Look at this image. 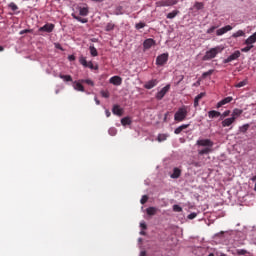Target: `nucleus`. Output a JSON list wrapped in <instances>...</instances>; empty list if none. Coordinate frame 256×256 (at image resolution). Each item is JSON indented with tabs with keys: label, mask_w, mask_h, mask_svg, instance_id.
<instances>
[{
	"label": "nucleus",
	"mask_w": 256,
	"mask_h": 256,
	"mask_svg": "<svg viewBox=\"0 0 256 256\" xmlns=\"http://www.w3.org/2000/svg\"><path fill=\"white\" fill-rule=\"evenodd\" d=\"M169 89H171V85L167 84L165 87H163L159 92L156 94L157 101H161L167 93H169Z\"/></svg>",
	"instance_id": "obj_4"
},
{
	"label": "nucleus",
	"mask_w": 256,
	"mask_h": 256,
	"mask_svg": "<svg viewBox=\"0 0 256 256\" xmlns=\"http://www.w3.org/2000/svg\"><path fill=\"white\" fill-rule=\"evenodd\" d=\"M108 133L111 135V137H115V135H117V128H110Z\"/></svg>",
	"instance_id": "obj_42"
},
{
	"label": "nucleus",
	"mask_w": 256,
	"mask_h": 256,
	"mask_svg": "<svg viewBox=\"0 0 256 256\" xmlns=\"http://www.w3.org/2000/svg\"><path fill=\"white\" fill-rule=\"evenodd\" d=\"M153 45H155V41L153 40V38L146 39L143 42L144 51H147L148 49H151Z\"/></svg>",
	"instance_id": "obj_12"
},
{
	"label": "nucleus",
	"mask_w": 256,
	"mask_h": 256,
	"mask_svg": "<svg viewBox=\"0 0 256 256\" xmlns=\"http://www.w3.org/2000/svg\"><path fill=\"white\" fill-rule=\"evenodd\" d=\"M249 127H250L249 124H244V125L240 126L239 127L240 133H245L246 131H249Z\"/></svg>",
	"instance_id": "obj_33"
},
{
	"label": "nucleus",
	"mask_w": 256,
	"mask_h": 256,
	"mask_svg": "<svg viewBox=\"0 0 256 256\" xmlns=\"http://www.w3.org/2000/svg\"><path fill=\"white\" fill-rule=\"evenodd\" d=\"M69 61H75V55H70L68 56Z\"/></svg>",
	"instance_id": "obj_54"
},
{
	"label": "nucleus",
	"mask_w": 256,
	"mask_h": 256,
	"mask_svg": "<svg viewBox=\"0 0 256 256\" xmlns=\"http://www.w3.org/2000/svg\"><path fill=\"white\" fill-rule=\"evenodd\" d=\"M59 77H60V79H63V81H65L66 83L73 81V77H71V75L60 74Z\"/></svg>",
	"instance_id": "obj_26"
},
{
	"label": "nucleus",
	"mask_w": 256,
	"mask_h": 256,
	"mask_svg": "<svg viewBox=\"0 0 256 256\" xmlns=\"http://www.w3.org/2000/svg\"><path fill=\"white\" fill-rule=\"evenodd\" d=\"M194 7L197 9V11H201V9H203V7H205V5L203 4V2H196L194 4Z\"/></svg>",
	"instance_id": "obj_37"
},
{
	"label": "nucleus",
	"mask_w": 256,
	"mask_h": 256,
	"mask_svg": "<svg viewBox=\"0 0 256 256\" xmlns=\"http://www.w3.org/2000/svg\"><path fill=\"white\" fill-rule=\"evenodd\" d=\"M57 49H63V48H61V46H57Z\"/></svg>",
	"instance_id": "obj_63"
},
{
	"label": "nucleus",
	"mask_w": 256,
	"mask_h": 256,
	"mask_svg": "<svg viewBox=\"0 0 256 256\" xmlns=\"http://www.w3.org/2000/svg\"><path fill=\"white\" fill-rule=\"evenodd\" d=\"M32 30L30 29H25V30H22L20 31V35H25V33H31Z\"/></svg>",
	"instance_id": "obj_52"
},
{
	"label": "nucleus",
	"mask_w": 256,
	"mask_h": 256,
	"mask_svg": "<svg viewBox=\"0 0 256 256\" xmlns=\"http://www.w3.org/2000/svg\"><path fill=\"white\" fill-rule=\"evenodd\" d=\"M197 217V213L193 212L188 215V219H195Z\"/></svg>",
	"instance_id": "obj_51"
},
{
	"label": "nucleus",
	"mask_w": 256,
	"mask_h": 256,
	"mask_svg": "<svg viewBox=\"0 0 256 256\" xmlns=\"http://www.w3.org/2000/svg\"><path fill=\"white\" fill-rule=\"evenodd\" d=\"M77 9L79 11V15H81L82 17H87L89 15V8L88 7L78 6Z\"/></svg>",
	"instance_id": "obj_15"
},
{
	"label": "nucleus",
	"mask_w": 256,
	"mask_h": 256,
	"mask_svg": "<svg viewBox=\"0 0 256 256\" xmlns=\"http://www.w3.org/2000/svg\"><path fill=\"white\" fill-rule=\"evenodd\" d=\"M159 7H171L177 5V0H161L158 2Z\"/></svg>",
	"instance_id": "obj_8"
},
{
	"label": "nucleus",
	"mask_w": 256,
	"mask_h": 256,
	"mask_svg": "<svg viewBox=\"0 0 256 256\" xmlns=\"http://www.w3.org/2000/svg\"><path fill=\"white\" fill-rule=\"evenodd\" d=\"M79 62H80L81 65H83V67H87L88 62H87V59L85 57L81 56L80 59H79Z\"/></svg>",
	"instance_id": "obj_41"
},
{
	"label": "nucleus",
	"mask_w": 256,
	"mask_h": 256,
	"mask_svg": "<svg viewBox=\"0 0 256 256\" xmlns=\"http://www.w3.org/2000/svg\"><path fill=\"white\" fill-rule=\"evenodd\" d=\"M248 81L247 80H243L237 84L234 85V87H236L237 89H241V87H245V85H247Z\"/></svg>",
	"instance_id": "obj_34"
},
{
	"label": "nucleus",
	"mask_w": 256,
	"mask_h": 256,
	"mask_svg": "<svg viewBox=\"0 0 256 256\" xmlns=\"http://www.w3.org/2000/svg\"><path fill=\"white\" fill-rule=\"evenodd\" d=\"M96 105H101V101L99 99L95 98Z\"/></svg>",
	"instance_id": "obj_56"
},
{
	"label": "nucleus",
	"mask_w": 256,
	"mask_h": 256,
	"mask_svg": "<svg viewBox=\"0 0 256 256\" xmlns=\"http://www.w3.org/2000/svg\"><path fill=\"white\" fill-rule=\"evenodd\" d=\"M112 113L114 115H118V117H121L123 115V109L119 105H114L112 108Z\"/></svg>",
	"instance_id": "obj_17"
},
{
	"label": "nucleus",
	"mask_w": 256,
	"mask_h": 256,
	"mask_svg": "<svg viewBox=\"0 0 256 256\" xmlns=\"http://www.w3.org/2000/svg\"><path fill=\"white\" fill-rule=\"evenodd\" d=\"M132 121L130 117H124L121 119V124L126 127V125H131Z\"/></svg>",
	"instance_id": "obj_29"
},
{
	"label": "nucleus",
	"mask_w": 256,
	"mask_h": 256,
	"mask_svg": "<svg viewBox=\"0 0 256 256\" xmlns=\"http://www.w3.org/2000/svg\"><path fill=\"white\" fill-rule=\"evenodd\" d=\"M72 87L75 91H80L81 93H85V87L83 86V82L80 80L72 82Z\"/></svg>",
	"instance_id": "obj_6"
},
{
	"label": "nucleus",
	"mask_w": 256,
	"mask_h": 256,
	"mask_svg": "<svg viewBox=\"0 0 256 256\" xmlns=\"http://www.w3.org/2000/svg\"><path fill=\"white\" fill-rule=\"evenodd\" d=\"M92 1H94L95 3H99V1H101V0H92Z\"/></svg>",
	"instance_id": "obj_61"
},
{
	"label": "nucleus",
	"mask_w": 256,
	"mask_h": 256,
	"mask_svg": "<svg viewBox=\"0 0 256 256\" xmlns=\"http://www.w3.org/2000/svg\"><path fill=\"white\" fill-rule=\"evenodd\" d=\"M157 141H159V143L163 142V141H167V135L165 134H160L157 138Z\"/></svg>",
	"instance_id": "obj_40"
},
{
	"label": "nucleus",
	"mask_w": 256,
	"mask_h": 256,
	"mask_svg": "<svg viewBox=\"0 0 256 256\" xmlns=\"http://www.w3.org/2000/svg\"><path fill=\"white\" fill-rule=\"evenodd\" d=\"M179 13V10H174L167 14V19H175Z\"/></svg>",
	"instance_id": "obj_32"
},
{
	"label": "nucleus",
	"mask_w": 256,
	"mask_h": 256,
	"mask_svg": "<svg viewBox=\"0 0 256 256\" xmlns=\"http://www.w3.org/2000/svg\"><path fill=\"white\" fill-rule=\"evenodd\" d=\"M167 61H169V54L163 53L156 58V65L163 67Z\"/></svg>",
	"instance_id": "obj_3"
},
{
	"label": "nucleus",
	"mask_w": 256,
	"mask_h": 256,
	"mask_svg": "<svg viewBox=\"0 0 256 256\" xmlns=\"http://www.w3.org/2000/svg\"><path fill=\"white\" fill-rule=\"evenodd\" d=\"M208 117H209V119H215L217 117H221V112L211 110V111L208 112Z\"/></svg>",
	"instance_id": "obj_22"
},
{
	"label": "nucleus",
	"mask_w": 256,
	"mask_h": 256,
	"mask_svg": "<svg viewBox=\"0 0 256 256\" xmlns=\"http://www.w3.org/2000/svg\"><path fill=\"white\" fill-rule=\"evenodd\" d=\"M223 51V48L220 46L211 48L210 50L206 51L205 55L203 56V61H211V59H215L219 53Z\"/></svg>",
	"instance_id": "obj_1"
},
{
	"label": "nucleus",
	"mask_w": 256,
	"mask_h": 256,
	"mask_svg": "<svg viewBox=\"0 0 256 256\" xmlns=\"http://www.w3.org/2000/svg\"><path fill=\"white\" fill-rule=\"evenodd\" d=\"M194 165H195V167H199V163H195Z\"/></svg>",
	"instance_id": "obj_62"
},
{
	"label": "nucleus",
	"mask_w": 256,
	"mask_h": 256,
	"mask_svg": "<svg viewBox=\"0 0 256 256\" xmlns=\"http://www.w3.org/2000/svg\"><path fill=\"white\" fill-rule=\"evenodd\" d=\"M140 227H141V229H147V224H145V222H141L140 223Z\"/></svg>",
	"instance_id": "obj_53"
},
{
	"label": "nucleus",
	"mask_w": 256,
	"mask_h": 256,
	"mask_svg": "<svg viewBox=\"0 0 256 256\" xmlns=\"http://www.w3.org/2000/svg\"><path fill=\"white\" fill-rule=\"evenodd\" d=\"M251 180H252V181H256V176L252 177Z\"/></svg>",
	"instance_id": "obj_60"
},
{
	"label": "nucleus",
	"mask_w": 256,
	"mask_h": 256,
	"mask_svg": "<svg viewBox=\"0 0 256 256\" xmlns=\"http://www.w3.org/2000/svg\"><path fill=\"white\" fill-rule=\"evenodd\" d=\"M205 96V92H201L198 94L194 99V107H199V101H201V98Z\"/></svg>",
	"instance_id": "obj_23"
},
{
	"label": "nucleus",
	"mask_w": 256,
	"mask_h": 256,
	"mask_svg": "<svg viewBox=\"0 0 256 256\" xmlns=\"http://www.w3.org/2000/svg\"><path fill=\"white\" fill-rule=\"evenodd\" d=\"M106 117H111V112L109 110H106Z\"/></svg>",
	"instance_id": "obj_55"
},
{
	"label": "nucleus",
	"mask_w": 256,
	"mask_h": 256,
	"mask_svg": "<svg viewBox=\"0 0 256 256\" xmlns=\"http://www.w3.org/2000/svg\"><path fill=\"white\" fill-rule=\"evenodd\" d=\"M231 101H233V97L228 96L224 99H222L220 102L217 103V109L223 107V105H227V103H231Z\"/></svg>",
	"instance_id": "obj_13"
},
{
	"label": "nucleus",
	"mask_w": 256,
	"mask_h": 256,
	"mask_svg": "<svg viewBox=\"0 0 256 256\" xmlns=\"http://www.w3.org/2000/svg\"><path fill=\"white\" fill-rule=\"evenodd\" d=\"M157 85H159V80L152 79L144 84V89H153V87H157Z\"/></svg>",
	"instance_id": "obj_11"
},
{
	"label": "nucleus",
	"mask_w": 256,
	"mask_h": 256,
	"mask_svg": "<svg viewBox=\"0 0 256 256\" xmlns=\"http://www.w3.org/2000/svg\"><path fill=\"white\" fill-rule=\"evenodd\" d=\"M238 57H241V52L239 50H236L227 59H225L223 63H231V61H236Z\"/></svg>",
	"instance_id": "obj_9"
},
{
	"label": "nucleus",
	"mask_w": 256,
	"mask_h": 256,
	"mask_svg": "<svg viewBox=\"0 0 256 256\" xmlns=\"http://www.w3.org/2000/svg\"><path fill=\"white\" fill-rule=\"evenodd\" d=\"M229 115H231V110H226L223 112V114H221V119H225V117H229Z\"/></svg>",
	"instance_id": "obj_47"
},
{
	"label": "nucleus",
	"mask_w": 256,
	"mask_h": 256,
	"mask_svg": "<svg viewBox=\"0 0 256 256\" xmlns=\"http://www.w3.org/2000/svg\"><path fill=\"white\" fill-rule=\"evenodd\" d=\"M122 81H123V80H122L121 77H119V76H113V77L110 78V83H111L112 85H117V86H119V85H121Z\"/></svg>",
	"instance_id": "obj_18"
},
{
	"label": "nucleus",
	"mask_w": 256,
	"mask_h": 256,
	"mask_svg": "<svg viewBox=\"0 0 256 256\" xmlns=\"http://www.w3.org/2000/svg\"><path fill=\"white\" fill-rule=\"evenodd\" d=\"M196 145L199 147H213V141L209 139L197 140Z\"/></svg>",
	"instance_id": "obj_7"
},
{
	"label": "nucleus",
	"mask_w": 256,
	"mask_h": 256,
	"mask_svg": "<svg viewBox=\"0 0 256 256\" xmlns=\"http://www.w3.org/2000/svg\"><path fill=\"white\" fill-rule=\"evenodd\" d=\"M253 45L249 44V45H246V47L242 48L241 49V52L242 53H249V51H251L253 49Z\"/></svg>",
	"instance_id": "obj_35"
},
{
	"label": "nucleus",
	"mask_w": 256,
	"mask_h": 256,
	"mask_svg": "<svg viewBox=\"0 0 256 256\" xmlns=\"http://www.w3.org/2000/svg\"><path fill=\"white\" fill-rule=\"evenodd\" d=\"M191 124H183L174 130L175 135H179L184 129H189Z\"/></svg>",
	"instance_id": "obj_19"
},
{
	"label": "nucleus",
	"mask_w": 256,
	"mask_h": 256,
	"mask_svg": "<svg viewBox=\"0 0 256 256\" xmlns=\"http://www.w3.org/2000/svg\"><path fill=\"white\" fill-rule=\"evenodd\" d=\"M210 75H213V70H209L207 72H204L202 74V79H206V77H209Z\"/></svg>",
	"instance_id": "obj_46"
},
{
	"label": "nucleus",
	"mask_w": 256,
	"mask_h": 256,
	"mask_svg": "<svg viewBox=\"0 0 256 256\" xmlns=\"http://www.w3.org/2000/svg\"><path fill=\"white\" fill-rule=\"evenodd\" d=\"M145 27H146L145 22H140V23L135 24V29H137V31H139V29H143Z\"/></svg>",
	"instance_id": "obj_38"
},
{
	"label": "nucleus",
	"mask_w": 256,
	"mask_h": 256,
	"mask_svg": "<svg viewBox=\"0 0 256 256\" xmlns=\"http://www.w3.org/2000/svg\"><path fill=\"white\" fill-rule=\"evenodd\" d=\"M147 201H149V196L144 195V196H142L140 203H141V205H145V203H147Z\"/></svg>",
	"instance_id": "obj_44"
},
{
	"label": "nucleus",
	"mask_w": 256,
	"mask_h": 256,
	"mask_svg": "<svg viewBox=\"0 0 256 256\" xmlns=\"http://www.w3.org/2000/svg\"><path fill=\"white\" fill-rule=\"evenodd\" d=\"M235 123V117L226 118L222 121V127H231Z\"/></svg>",
	"instance_id": "obj_14"
},
{
	"label": "nucleus",
	"mask_w": 256,
	"mask_h": 256,
	"mask_svg": "<svg viewBox=\"0 0 256 256\" xmlns=\"http://www.w3.org/2000/svg\"><path fill=\"white\" fill-rule=\"evenodd\" d=\"M89 51L92 57H97V55H99V52H97V48H95L94 45L89 47Z\"/></svg>",
	"instance_id": "obj_28"
},
{
	"label": "nucleus",
	"mask_w": 256,
	"mask_h": 256,
	"mask_svg": "<svg viewBox=\"0 0 256 256\" xmlns=\"http://www.w3.org/2000/svg\"><path fill=\"white\" fill-rule=\"evenodd\" d=\"M147 215L153 216L157 213V208L155 207H149L146 209Z\"/></svg>",
	"instance_id": "obj_30"
},
{
	"label": "nucleus",
	"mask_w": 256,
	"mask_h": 256,
	"mask_svg": "<svg viewBox=\"0 0 256 256\" xmlns=\"http://www.w3.org/2000/svg\"><path fill=\"white\" fill-rule=\"evenodd\" d=\"M241 115H243V110L239 108H235L232 112V117H234V121L237 120V117H241Z\"/></svg>",
	"instance_id": "obj_20"
},
{
	"label": "nucleus",
	"mask_w": 256,
	"mask_h": 256,
	"mask_svg": "<svg viewBox=\"0 0 256 256\" xmlns=\"http://www.w3.org/2000/svg\"><path fill=\"white\" fill-rule=\"evenodd\" d=\"M9 8L12 9V11H17V9H19V7L17 6V4H15L14 2H11L9 4Z\"/></svg>",
	"instance_id": "obj_48"
},
{
	"label": "nucleus",
	"mask_w": 256,
	"mask_h": 256,
	"mask_svg": "<svg viewBox=\"0 0 256 256\" xmlns=\"http://www.w3.org/2000/svg\"><path fill=\"white\" fill-rule=\"evenodd\" d=\"M254 43H256V32L245 40L244 45H253Z\"/></svg>",
	"instance_id": "obj_16"
},
{
	"label": "nucleus",
	"mask_w": 256,
	"mask_h": 256,
	"mask_svg": "<svg viewBox=\"0 0 256 256\" xmlns=\"http://www.w3.org/2000/svg\"><path fill=\"white\" fill-rule=\"evenodd\" d=\"M173 211H175V213H181V211H183V208H181V206L175 204L173 206Z\"/></svg>",
	"instance_id": "obj_43"
},
{
	"label": "nucleus",
	"mask_w": 256,
	"mask_h": 256,
	"mask_svg": "<svg viewBox=\"0 0 256 256\" xmlns=\"http://www.w3.org/2000/svg\"><path fill=\"white\" fill-rule=\"evenodd\" d=\"M215 29H217V26H212V27H210V28L206 31V33H207L208 35H211V33H213V32L215 31Z\"/></svg>",
	"instance_id": "obj_50"
},
{
	"label": "nucleus",
	"mask_w": 256,
	"mask_h": 256,
	"mask_svg": "<svg viewBox=\"0 0 256 256\" xmlns=\"http://www.w3.org/2000/svg\"><path fill=\"white\" fill-rule=\"evenodd\" d=\"M1 51H5V48H3V46H0V52Z\"/></svg>",
	"instance_id": "obj_58"
},
{
	"label": "nucleus",
	"mask_w": 256,
	"mask_h": 256,
	"mask_svg": "<svg viewBox=\"0 0 256 256\" xmlns=\"http://www.w3.org/2000/svg\"><path fill=\"white\" fill-rule=\"evenodd\" d=\"M54 29H55V24L47 23L44 26L40 27L38 31L39 33H53Z\"/></svg>",
	"instance_id": "obj_5"
},
{
	"label": "nucleus",
	"mask_w": 256,
	"mask_h": 256,
	"mask_svg": "<svg viewBox=\"0 0 256 256\" xmlns=\"http://www.w3.org/2000/svg\"><path fill=\"white\" fill-rule=\"evenodd\" d=\"M181 177V169L174 168L173 173L171 174V179H179Z\"/></svg>",
	"instance_id": "obj_21"
},
{
	"label": "nucleus",
	"mask_w": 256,
	"mask_h": 256,
	"mask_svg": "<svg viewBox=\"0 0 256 256\" xmlns=\"http://www.w3.org/2000/svg\"><path fill=\"white\" fill-rule=\"evenodd\" d=\"M140 235H146V234H145V231H141V232H140Z\"/></svg>",
	"instance_id": "obj_59"
},
{
	"label": "nucleus",
	"mask_w": 256,
	"mask_h": 256,
	"mask_svg": "<svg viewBox=\"0 0 256 256\" xmlns=\"http://www.w3.org/2000/svg\"><path fill=\"white\" fill-rule=\"evenodd\" d=\"M232 29H233V27H232L231 25H226V26H224V27L218 29V30L216 31V35H217L218 37H221V35H225V33H227L228 31H231Z\"/></svg>",
	"instance_id": "obj_10"
},
{
	"label": "nucleus",
	"mask_w": 256,
	"mask_h": 256,
	"mask_svg": "<svg viewBox=\"0 0 256 256\" xmlns=\"http://www.w3.org/2000/svg\"><path fill=\"white\" fill-rule=\"evenodd\" d=\"M254 191H256V184H255V186H254Z\"/></svg>",
	"instance_id": "obj_64"
},
{
	"label": "nucleus",
	"mask_w": 256,
	"mask_h": 256,
	"mask_svg": "<svg viewBox=\"0 0 256 256\" xmlns=\"http://www.w3.org/2000/svg\"><path fill=\"white\" fill-rule=\"evenodd\" d=\"M86 67H88V69H95V70L99 69V66L95 67V65H93V62L91 61L87 63Z\"/></svg>",
	"instance_id": "obj_45"
},
{
	"label": "nucleus",
	"mask_w": 256,
	"mask_h": 256,
	"mask_svg": "<svg viewBox=\"0 0 256 256\" xmlns=\"http://www.w3.org/2000/svg\"><path fill=\"white\" fill-rule=\"evenodd\" d=\"M187 107L182 106L178 109V111L174 114V120L178 123H181V121H185L187 119Z\"/></svg>",
	"instance_id": "obj_2"
},
{
	"label": "nucleus",
	"mask_w": 256,
	"mask_h": 256,
	"mask_svg": "<svg viewBox=\"0 0 256 256\" xmlns=\"http://www.w3.org/2000/svg\"><path fill=\"white\" fill-rule=\"evenodd\" d=\"M100 95L104 97V99H109L110 97L109 90H101Z\"/></svg>",
	"instance_id": "obj_36"
},
{
	"label": "nucleus",
	"mask_w": 256,
	"mask_h": 256,
	"mask_svg": "<svg viewBox=\"0 0 256 256\" xmlns=\"http://www.w3.org/2000/svg\"><path fill=\"white\" fill-rule=\"evenodd\" d=\"M72 17L73 19H75L76 21H79L80 23H88V19L87 18H82L80 16H77V14L72 13Z\"/></svg>",
	"instance_id": "obj_24"
},
{
	"label": "nucleus",
	"mask_w": 256,
	"mask_h": 256,
	"mask_svg": "<svg viewBox=\"0 0 256 256\" xmlns=\"http://www.w3.org/2000/svg\"><path fill=\"white\" fill-rule=\"evenodd\" d=\"M211 151H212L211 147H206L202 150H198V155H209Z\"/></svg>",
	"instance_id": "obj_25"
},
{
	"label": "nucleus",
	"mask_w": 256,
	"mask_h": 256,
	"mask_svg": "<svg viewBox=\"0 0 256 256\" xmlns=\"http://www.w3.org/2000/svg\"><path fill=\"white\" fill-rule=\"evenodd\" d=\"M81 82L85 83L89 87H95V82H93L91 79H81Z\"/></svg>",
	"instance_id": "obj_31"
},
{
	"label": "nucleus",
	"mask_w": 256,
	"mask_h": 256,
	"mask_svg": "<svg viewBox=\"0 0 256 256\" xmlns=\"http://www.w3.org/2000/svg\"><path fill=\"white\" fill-rule=\"evenodd\" d=\"M113 29H115V24L110 22L106 25L105 31H113Z\"/></svg>",
	"instance_id": "obj_39"
},
{
	"label": "nucleus",
	"mask_w": 256,
	"mask_h": 256,
	"mask_svg": "<svg viewBox=\"0 0 256 256\" xmlns=\"http://www.w3.org/2000/svg\"><path fill=\"white\" fill-rule=\"evenodd\" d=\"M140 256H147V252L142 251V252L140 253Z\"/></svg>",
	"instance_id": "obj_57"
},
{
	"label": "nucleus",
	"mask_w": 256,
	"mask_h": 256,
	"mask_svg": "<svg viewBox=\"0 0 256 256\" xmlns=\"http://www.w3.org/2000/svg\"><path fill=\"white\" fill-rule=\"evenodd\" d=\"M233 39H237V37H245V31L238 30L237 32L232 34Z\"/></svg>",
	"instance_id": "obj_27"
},
{
	"label": "nucleus",
	"mask_w": 256,
	"mask_h": 256,
	"mask_svg": "<svg viewBox=\"0 0 256 256\" xmlns=\"http://www.w3.org/2000/svg\"><path fill=\"white\" fill-rule=\"evenodd\" d=\"M237 255H247V250L245 249H238L236 251Z\"/></svg>",
	"instance_id": "obj_49"
}]
</instances>
